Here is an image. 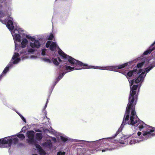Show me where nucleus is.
Wrapping results in <instances>:
<instances>
[{"label":"nucleus","instance_id":"nucleus-1","mask_svg":"<svg viewBox=\"0 0 155 155\" xmlns=\"http://www.w3.org/2000/svg\"><path fill=\"white\" fill-rule=\"evenodd\" d=\"M8 15V17L10 18L6 25L8 29L11 31L15 43V52L10 63L15 64L18 63L21 60V58L24 59L28 57V55L33 53L37 49L39 48L41 45L39 41L29 35H26V38L30 40L31 42H28L25 38H23L21 40V46L16 42H20L21 35L24 34V31L18 27L13 24V18Z\"/></svg>","mask_w":155,"mask_h":155},{"label":"nucleus","instance_id":"nucleus-2","mask_svg":"<svg viewBox=\"0 0 155 155\" xmlns=\"http://www.w3.org/2000/svg\"><path fill=\"white\" fill-rule=\"evenodd\" d=\"M129 81L130 88V95L129 98V103L126 108V114L124 115L122 123L115 135L108 138L112 139L115 138L119 133L121 131L125 123L137 127L135 128V129L138 128L140 130H147L149 127H152L146 125L143 121L139 120L136 115L134 110V107L136 104L137 97L136 94V90L137 86L134 84V80H129ZM107 138H105V139Z\"/></svg>","mask_w":155,"mask_h":155},{"label":"nucleus","instance_id":"nucleus-3","mask_svg":"<svg viewBox=\"0 0 155 155\" xmlns=\"http://www.w3.org/2000/svg\"><path fill=\"white\" fill-rule=\"evenodd\" d=\"M58 51V53L64 60H68L71 64V65L73 67H71L68 65L66 63L64 64L63 66L61 67L63 68V69H64L65 73L63 72L60 74L57 79L56 83L66 73L70 72L74 70H78L87 68H94L97 69L107 70L113 71H117L120 73L121 71L118 70V69H121L127 66L129 63H126L124 64L113 66L105 67H101L92 66H88L86 64H84L79 61L67 55L63 52L58 47L55 42L51 43V51L56 52ZM55 52H54V53Z\"/></svg>","mask_w":155,"mask_h":155},{"label":"nucleus","instance_id":"nucleus-4","mask_svg":"<svg viewBox=\"0 0 155 155\" xmlns=\"http://www.w3.org/2000/svg\"><path fill=\"white\" fill-rule=\"evenodd\" d=\"M155 135V128L149 127L147 130L143 131L142 135L139 137L129 139V143L130 145L135 144L144 140H147Z\"/></svg>","mask_w":155,"mask_h":155},{"label":"nucleus","instance_id":"nucleus-5","mask_svg":"<svg viewBox=\"0 0 155 155\" xmlns=\"http://www.w3.org/2000/svg\"><path fill=\"white\" fill-rule=\"evenodd\" d=\"M18 137L21 140H23L25 139V136L24 134L18 133L15 135L4 137L2 143L6 144L9 147H10L12 144L15 145L18 143L19 140Z\"/></svg>","mask_w":155,"mask_h":155},{"label":"nucleus","instance_id":"nucleus-6","mask_svg":"<svg viewBox=\"0 0 155 155\" xmlns=\"http://www.w3.org/2000/svg\"><path fill=\"white\" fill-rule=\"evenodd\" d=\"M28 139L27 141L28 143L35 146L40 155H46V152L41 147L37 144V140L34 139L35 132L33 130L29 131L27 133Z\"/></svg>","mask_w":155,"mask_h":155},{"label":"nucleus","instance_id":"nucleus-7","mask_svg":"<svg viewBox=\"0 0 155 155\" xmlns=\"http://www.w3.org/2000/svg\"><path fill=\"white\" fill-rule=\"evenodd\" d=\"M155 66V62H153V63L150 64L149 66L146 68L145 69H139L138 70V73H141V74H140L137 78L135 80V83H142L143 81L147 74Z\"/></svg>","mask_w":155,"mask_h":155},{"label":"nucleus","instance_id":"nucleus-8","mask_svg":"<svg viewBox=\"0 0 155 155\" xmlns=\"http://www.w3.org/2000/svg\"><path fill=\"white\" fill-rule=\"evenodd\" d=\"M11 14L10 12H9L8 13H7L6 12H3L2 11L0 10V20L1 21L3 24H5L7 20H3L1 19L3 18H5V17H8V15Z\"/></svg>","mask_w":155,"mask_h":155},{"label":"nucleus","instance_id":"nucleus-9","mask_svg":"<svg viewBox=\"0 0 155 155\" xmlns=\"http://www.w3.org/2000/svg\"><path fill=\"white\" fill-rule=\"evenodd\" d=\"M13 66V64L11 63H9L7 66L4 69L3 72L0 75V80L4 76L5 74L9 71L10 68L12 67Z\"/></svg>","mask_w":155,"mask_h":155},{"label":"nucleus","instance_id":"nucleus-10","mask_svg":"<svg viewBox=\"0 0 155 155\" xmlns=\"http://www.w3.org/2000/svg\"><path fill=\"white\" fill-rule=\"evenodd\" d=\"M147 61H148V64L149 65V64L151 62L153 61H152V59H150V60H147V61H144V62H142L140 63H139L137 64V66L138 68H142L143 66L147 67Z\"/></svg>","mask_w":155,"mask_h":155},{"label":"nucleus","instance_id":"nucleus-11","mask_svg":"<svg viewBox=\"0 0 155 155\" xmlns=\"http://www.w3.org/2000/svg\"><path fill=\"white\" fill-rule=\"evenodd\" d=\"M137 71V70H134L133 71H130L128 72L127 73V74L126 72H122L121 71L120 72V73H121L125 75L127 77V76L129 77H131L133 75H134V72H136Z\"/></svg>","mask_w":155,"mask_h":155},{"label":"nucleus","instance_id":"nucleus-12","mask_svg":"<svg viewBox=\"0 0 155 155\" xmlns=\"http://www.w3.org/2000/svg\"><path fill=\"white\" fill-rule=\"evenodd\" d=\"M155 44V41L151 45L149 49L145 51L143 53L144 55L147 54L148 53H150L152 51L155 49V48L153 47Z\"/></svg>","mask_w":155,"mask_h":155},{"label":"nucleus","instance_id":"nucleus-13","mask_svg":"<svg viewBox=\"0 0 155 155\" xmlns=\"http://www.w3.org/2000/svg\"><path fill=\"white\" fill-rule=\"evenodd\" d=\"M35 138L36 140L38 141H40L42 139V135L41 133H37L35 134Z\"/></svg>","mask_w":155,"mask_h":155},{"label":"nucleus","instance_id":"nucleus-14","mask_svg":"<svg viewBox=\"0 0 155 155\" xmlns=\"http://www.w3.org/2000/svg\"><path fill=\"white\" fill-rule=\"evenodd\" d=\"M43 145L44 146L47 147L49 148H51L52 146V143L51 141L49 140L47 141L45 143H43Z\"/></svg>","mask_w":155,"mask_h":155},{"label":"nucleus","instance_id":"nucleus-15","mask_svg":"<svg viewBox=\"0 0 155 155\" xmlns=\"http://www.w3.org/2000/svg\"><path fill=\"white\" fill-rule=\"evenodd\" d=\"M3 138L2 139H0V148H2L4 147H6L9 146L6 144H3L2 143V141Z\"/></svg>","mask_w":155,"mask_h":155},{"label":"nucleus","instance_id":"nucleus-16","mask_svg":"<svg viewBox=\"0 0 155 155\" xmlns=\"http://www.w3.org/2000/svg\"><path fill=\"white\" fill-rule=\"evenodd\" d=\"M51 60V62H52L55 65H58L59 64V63L56 59L53 58Z\"/></svg>","mask_w":155,"mask_h":155},{"label":"nucleus","instance_id":"nucleus-17","mask_svg":"<svg viewBox=\"0 0 155 155\" xmlns=\"http://www.w3.org/2000/svg\"><path fill=\"white\" fill-rule=\"evenodd\" d=\"M116 148V147H114L113 148H106L104 149H103L101 150L102 152H103L108 150L109 151H112L113 150H114L115 148Z\"/></svg>","mask_w":155,"mask_h":155},{"label":"nucleus","instance_id":"nucleus-18","mask_svg":"<svg viewBox=\"0 0 155 155\" xmlns=\"http://www.w3.org/2000/svg\"><path fill=\"white\" fill-rule=\"evenodd\" d=\"M61 140L65 142L68 140V138L65 136H61Z\"/></svg>","mask_w":155,"mask_h":155},{"label":"nucleus","instance_id":"nucleus-19","mask_svg":"<svg viewBox=\"0 0 155 155\" xmlns=\"http://www.w3.org/2000/svg\"><path fill=\"white\" fill-rule=\"evenodd\" d=\"M42 60L48 63H51V60L47 58H43L42 59Z\"/></svg>","mask_w":155,"mask_h":155},{"label":"nucleus","instance_id":"nucleus-20","mask_svg":"<svg viewBox=\"0 0 155 155\" xmlns=\"http://www.w3.org/2000/svg\"><path fill=\"white\" fill-rule=\"evenodd\" d=\"M80 151L81 153L82 154H84L85 152H86V149H80L78 151V152Z\"/></svg>","mask_w":155,"mask_h":155},{"label":"nucleus","instance_id":"nucleus-21","mask_svg":"<svg viewBox=\"0 0 155 155\" xmlns=\"http://www.w3.org/2000/svg\"><path fill=\"white\" fill-rule=\"evenodd\" d=\"M130 136H131V135H125V136H124V135H122V136L121 137V139L124 140L125 139H126L127 138H128Z\"/></svg>","mask_w":155,"mask_h":155},{"label":"nucleus","instance_id":"nucleus-22","mask_svg":"<svg viewBox=\"0 0 155 155\" xmlns=\"http://www.w3.org/2000/svg\"><path fill=\"white\" fill-rule=\"evenodd\" d=\"M18 114L20 116V117L21 118V119H22V120L25 122H26V120L25 119V118L20 114L18 113V112H17Z\"/></svg>","mask_w":155,"mask_h":155},{"label":"nucleus","instance_id":"nucleus-23","mask_svg":"<svg viewBox=\"0 0 155 155\" xmlns=\"http://www.w3.org/2000/svg\"><path fill=\"white\" fill-rule=\"evenodd\" d=\"M46 49H44L41 50V54L42 55L44 56L45 55L46 51Z\"/></svg>","mask_w":155,"mask_h":155},{"label":"nucleus","instance_id":"nucleus-24","mask_svg":"<svg viewBox=\"0 0 155 155\" xmlns=\"http://www.w3.org/2000/svg\"><path fill=\"white\" fill-rule=\"evenodd\" d=\"M54 38V37L52 34H50L49 35L48 39L50 40H52Z\"/></svg>","mask_w":155,"mask_h":155},{"label":"nucleus","instance_id":"nucleus-25","mask_svg":"<svg viewBox=\"0 0 155 155\" xmlns=\"http://www.w3.org/2000/svg\"><path fill=\"white\" fill-rule=\"evenodd\" d=\"M65 152L64 151H60L58 153L57 155H64Z\"/></svg>","mask_w":155,"mask_h":155},{"label":"nucleus","instance_id":"nucleus-26","mask_svg":"<svg viewBox=\"0 0 155 155\" xmlns=\"http://www.w3.org/2000/svg\"><path fill=\"white\" fill-rule=\"evenodd\" d=\"M76 142L80 143H83L85 142V141L81 140H76Z\"/></svg>","mask_w":155,"mask_h":155},{"label":"nucleus","instance_id":"nucleus-27","mask_svg":"<svg viewBox=\"0 0 155 155\" xmlns=\"http://www.w3.org/2000/svg\"><path fill=\"white\" fill-rule=\"evenodd\" d=\"M51 139L52 141H54V142H55L56 141V139L55 138L53 137H52L51 138Z\"/></svg>","mask_w":155,"mask_h":155},{"label":"nucleus","instance_id":"nucleus-28","mask_svg":"<svg viewBox=\"0 0 155 155\" xmlns=\"http://www.w3.org/2000/svg\"><path fill=\"white\" fill-rule=\"evenodd\" d=\"M26 127L25 126H24L22 129L21 131H25L26 129Z\"/></svg>","mask_w":155,"mask_h":155},{"label":"nucleus","instance_id":"nucleus-29","mask_svg":"<svg viewBox=\"0 0 155 155\" xmlns=\"http://www.w3.org/2000/svg\"><path fill=\"white\" fill-rule=\"evenodd\" d=\"M120 143L123 144H125L124 141H123L122 140H120Z\"/></svg>","mask_w":155,"mask_h":155},{"label":"nucleus","instance_id":"nucleus-30","mask_svg":"<svg viewBox=\"0 0 155 155\" xmlns=\"http://www.w3.org/2000/svg\"><path fill=\"white\" fill-rule=\"evenodd\" d=\"M137 135L139 136H140L141 134V133L140 132H138L137 133Z\"/></svg>","mask_w":155,"mask_h":155},{"label":"nucleus","instance_id":"nucleus-31","mask_svg":"<svg viewBox=\"0 0 155 155\" xmlns=\"http://www.w3.org/2000/svg\"><path fill=\"white\" fill-rule=\"evenodd\" d=\"M35 131L36 132H41V130L39 129L36 130H35Z\"/></svg>","mask_w":155,"mask_h":155},{"label":"nucleus","instance_id":"nucleus-32","mask_svg":"<svg viewBox=\"0 0 155 155\" xmlns=\"http://www.w3.org/2000/svg\"><path fill=\"white\" fill-rule=\"evenodd\" d=\"M48 100H47V102L46 103V104L45 105V108L46 107H47V103H48Z\"/></svg>","mask_w":155,"mask_h":155},{"label":"nucleus","instance_id":"nucleus-33","mask_svg":"<svg viewBox=\"0 0 155 155\" xmlns=\"http://www.w3.org/2000/svg\"><path fill=\"white\" fill-rule=\"evenodd\" d=\"M33 57H34V59H35L37 58V56H34Z\"/></svg>","mask_w":155,"mask_h":155},{"label":"nucleus","instance_id":"nucleus-34","mask_svg":"<svg viewBox=\"0 0 155 155\" xmlns=\"http://www.w3.org/2000/svg\"><path fill=\"white\" fill-rule=\"evenodd\" d=\"M32 155H38L37 154H33Z\"/></svg>","mask_w":155,"mask_h":155},{"label":"nucleus","instance_id":"nucleus-35","mask_svg":"<svg viewBox=\"0 0 155 155\" xmlns=\"http://www.w3.org/2000/svg\"><path fill=\"white\" fill-rule=\"evenodd\" d=\"M59 61H61V59H59Z\"/></svg>","mask_w":155,"mask_h":155},{"label":"nucleus","instance_id":"nucleus-36","mask_svg":"<svg viewBox=\"0 0 155 155\" xmlns=\"http://www.w3.org/2000/svg\"><path fill=\"white\" fill-rule=\"evenodd\" d=\"M0 2H1V0H0Z\"/></svg>","mask_w":155,"mask_h":155}]
</instances>
